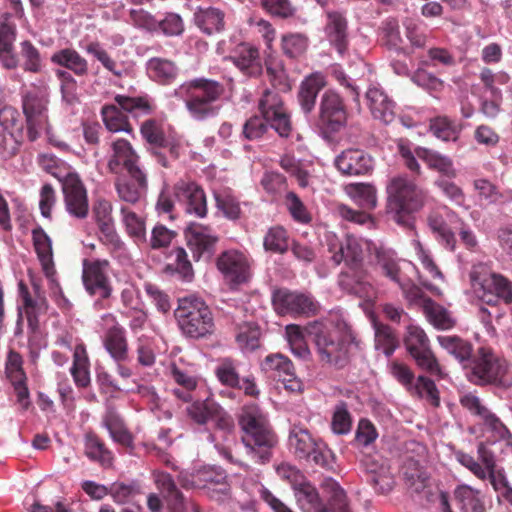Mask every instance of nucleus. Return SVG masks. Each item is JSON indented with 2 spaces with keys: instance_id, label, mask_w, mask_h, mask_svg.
Listing matches in <instances>:
<instances>
[{
  "instance_id": "nucleus-62",
  "label": "nucleus",
  "mask_w": 512,
  "mask_h": 512,
  "mask_svg": "<svg viewBox=\"0 0 512 512\" xmlns=\"http://www.w3.org/2000/svg\"><path fill=\"white\" fill-rule=\"evenodd\" d=\"M70 371L77 386L86 387L90 383L88 358L84 350L80 352L79 347L74 352L73 365Z\"/></svg>"
},
{
  "instance_id": "nucleus-17",
  "label": "nucleus",
  "mask_w": 512,
  "mask_h": 512,
  "mask_svg": "<svg viewBox=\"0 0 512 512\" xmlns=\"http://www.w3.org/2000/svg\"><path fill=\"white\" fill-rule=\"evenodd\" d=\"M241 439L252 459L262 465L271 461L278 445V437L271 427L243 435Z\"/></svg>"
},
{
  "instance_id": "nucleus-9",
  "label": "nucleus",
  "mask_w": 512,
  "mask_h": 512,
  "mask_svg": "<svg viewBox=\"0 0 512 512\" xmlns=\"http://www.w3.org/2000/svg\"><path fill=\"white\" fill-rule=\"evenodd\" d=\"M22 109L26 118L27 138L36 141L47 123L48 95L46 89L33 86L21 91Z\"/></svg>"
},
{
  "instance_id": "nucleus-50",
  "label": "nucleus",
  "mask_w": 512,
  "mask_h": 512,
  "mask_svg": "<svg viewBox=\"0 0 512 512\" xmlns=\"http://www.w3.org/2000/svg\"><path fill=\"white\" fill-rule=\"evenodd\" d=\"M375 348L382 350L386 357L392 356L399 346V340L394 330L387 324L374 322Z\"/></svg>"
},
{
  "instance_id": "nucleus-47",
  "label": "nucleus",
  "mask_w": 512,
  "mask_h": 512,
  "mask_svg": "<svg viewBox=\"0 0 512 512\" xmlns=\"http://www.w3.org/2000/svg\"><path fill=\"white\" fill-rule=\"evenodd\" d=\"M21 68L25 72L37 74L43 70L44 60L39 49L29 40L20 43Z\"/></svg>"
},
{
  "instance_id": "nucleus-20",
  "label": "nucleus",
  "mask_w": 512,
  "mask_h": 512,
  "mask_svg": "<svg viewBox=\"0 0 512 512\" xmlns=\"http://www.w3.org/2000/svg\"><path fill=\"white\" fill-rule=\"evenodd\" d=\"M365 244L370 256L373 257L375 267L380 271V274L397 284L399 287H403V273L399 265L400 259L397 257V253L392 249L377 246L371 241H366Z\"/></svg>"
},
{
  "instance_id": "nucleus-52",
  "label": "nucleus",
  "mask_w": 512,
  "mask_h": 512,
  "mask_svg": "<svg viewBox=\"0 0 512 512\" xmlns=\"http://www.w3.org/2000/svg\"><path fill=\"white\" fill-rule=\"evenodd\" d=\"M424 309L429 321L435 328L441 330L452 329L456 321L451 317L449 311L443 306L436 304L432 299L425 302Z\"/></svg>"
},
{
  "instance_id": "nucleus-34",
  "label": "nucleus",
  "mask_w": 512,
  "mask_h": 512,
  "mask_svg": "<svg viewBox=\"0 0 512 512\" xmlns=\"http://www.w3.org/2000/svg\"><path fill=\"white\" fill-rule=\"evenodd\" d=\"M367 271L364 267L347 268L338 275V285L348 294L364 297L367 294Z\"/></svg>"
},
{
  "instance_id": "nucleus-3",
  "label": "nucleus",
  "mask_w": 512,
  "mask_h": 512,
  "mask_svg": "<svg viewBox=\"0 0 512 512\" xmlns=\"http://www.w3.org/2000/svg\"><path fill=\"white\" fill-rule=\"evenodd\" d=\"M304 331L315 344L319 360L324 365L343 369L350 363V347L358 345L354 336L341 335L318 320L309 322Z\"/></svg>"
},
{
  "instance_id": "nucleus-42",
  "label": "nucleus",
  "mask_w": 512,
  "mask_h": 512,
  "mask_svg": "<svg viewBox=\"0 0 512 512\" xmlns=\"http://www.w3.org/2000/svg\"><path fill=\"white\" fill-rule=\"evenodd\" d=\"M37 162L45 172L58 179L61 185L68 178L78 175L70 165L53 154H40L37 157Z\"/></svg>"
},
{
  "instance_id": "nucleus-18",
  "label": "nucleus",
  "mask_w": 512,
  "mask_h": 512,
  "mask_svg": "<svg viewBox=\"0 0 512 512\" xmlns=\"http://www.w3.org/2000/svg\"><path fill=\"white\" fill-rule=\"evenodd\" d=\"M67 213L76 219H85L89 213L87 190L79 175L68 178L61 185Z\"/></svg>"
},
{
  "instance_id": "nucleus-56",
  "label": "nucleus",
  "mask_w": 512,
  "mask_h": 512,
  "mask_svg": "<svg viewBox=\"0 0 512 512\" xmlns=\"http://www.w3.org/2000/svg\"><path fill=\"white\" fill-rule=\"evenodd\" d=\"M410 394L418 398L426 397L433 407H439L440 405L439 390L435 382L427 376L420 375L417 377Z\"/></svg>"
},
{
  "instance_id": "nucleus-55",
  "label": "nucleus",
  "mask_w": 512,
  "mask_h": 512,
  "mask_svg": "<svg viewBox=\"0 0 512 512\" xmlns=\"http://www.w3.org/2000/svg\"><path fill=\"white\" fill-rule=\"evenodd\" d=\"M270 130L263 115L254 114L250 116L243 124L241 137L247 141H259L264 139Z\"/></svg>"
},
{
  "instance_id": "nucleus-1",
  "label": "nucleus",
  "mask_w": 512,
  "mask_h": 512,
  "mask_svg": "<svg viewBox=\"0 0 512 512\" xmlns=\"http://www.w3.org/2000/svg\"><path fill=\"white\" fill-rule=\"evenodd\" d=\"M225 93V86L210 78L197 77L185 81L174 90V96L185 103L189 114L198 121L218 115L217 102Z\"/></svg>"
},
{
  "instance_id": "nucleus-39",
  "label": "nucleus",
  "mask_w": 512,
  "mask_h": 512,
  "mask_svg": "<svg viewBox=\"0 0 512 512\" xmlns=\"http://www.w3.org/2000/svg\"><path fill=\"white\" fill-rule=\"evenodd\" d=\"M171 255L175 257L173 263H168L163 272L184 282H191L194 279V270L188 254L183 247H176L171 251Z\"/></svg>"
},
{
  "instance_id": "nucleus-5",
  "label": "nucleus",
  "mask_w": 512,
  "mask_h": 512,
  "mask_svg": "<svg viewBox=\"0 0 512 512\" xmlns=\"http://www.w3.org/2000/svg\"><path fill=\"white\" fill-rule=\"evenodd\" d=\"M468 381L476 386H494L508 389L512 378L508 375V365L491 347L481 346L475 351L471 366L465 371Z\"/></svg>"
},
{
  "instance_id": "nucleus-22",
  "label": "nucleus",
  "mask_w": 512,
  "mask_h": 512,
  "mask_svg": "<svg viewBox=\"0 0 512 512\" xmlns=\"http://www.w3.org/2000/svg\"><path fill=\"white\" fill-rule=\"evenodd\" d=\"M228 59L248 78L257 79L263 75L264 66L259 49L250 43L238 44Z\"/></svg>"
},
{
  "instance_id": "nucleus-59",
  "label": "nucleus",
  "mask_w": 512,
  "mask_h": 512,
  "mask_svg": "<svg viewBox=\"0 0 512 512\" xmlns=\"http://www.w3.org/2000/svg\"><path fill=\"white\" fill-rule=\"evenodd\" d=\"M366 482L379 494H388L395 485V480L390 471L384 467L379 470L367 471Z\"/></svg>"
},
{
  "instance_id": "nucleus-16",
  "label": "nucleus",
  "mask_w": 512,
  "mask_h": 512,
  "mask_svg": "<svg viewBox=\"0 0 512 512\" xmlns=\"http://www.w3.org/2000/svg\"><path fill=\"white\" fill-rule=\"evenodd\" d=\"M210 231L211 229L208 226L195 222L189 223L184 229L187 246L192 251L195 261L202 257L209 260L214 255L219 238L212 235Z\"/></svg>"
},
{
  "instance_id": "nucleus-61",
  "label": "nucleus",
  "mask_w": 512,
  "mask_h": 512,
  "mask_svg": "<svg viewBox=\"0 0 512 512\" xmlns=\"http://www.w3.org/2000/svg\"><path fill=\"white\" fill-rule=\"evenodd\" d=\"M140 132L142 137L153 146L165 148L169 145L161 125L155 119L145 120L141 125Z\"/></svg>"
},
{
  "instance_id": "nucleus-63",
  "label": "nucleus",
  "mask_w": 512,
  "mask_h": 512,
  "mask_svg": "<svg viewBox=\"0 0 512 512\" xmlns=\"http://www.w3.org/2000/svg\"><path fill=\"white\" fill-rule=\"evenodd\" d=\"M295 497L298 504L304 509L316 508L321 506V498L314 485L306 478L301 486H298L295 490Z\"/></svg>"
},
{
  "instance_id": "nucleus-14",
  "label": "nucleus",
  "mask_w": 512,
  "mask_h": 512,
  "mask_svg": "<svg viewBox=\"0 0 512 512\" xmlns=\"http://www.w3.org/2000/svg\"><path fill=\"white\" fill-rule=\"evenodd\" d=\"M216 265L231 289L248 283L252 277L250 261L239 250L223 251L218 256Z\"/></svg>"
},
{
  "instance_id": "nucleus-6",
  "label": "nucleus",
  "mask_w": 512,
  "mask_h": 512,
  "mask_svg": "<svg viewBox=\"0 0 512 512\" xmlns=\"http://www.w3.org/2000/svg\"><path fill=\"white\" fill-rule=\"evenodd\" d=\"M479 299L492 307L500 301L512 303V282L501 274L491 272L484 264L474 265L469 274Z\"/></svg>"
},
{
  "instance_id": "nucleus-4",
  "label": "nucleus",
  "mask_w": 512,
  "mask_h": 512,
  "mask_svg": "<svg viewBox=\"0 0 512 512\" xmlns=\"http://www.w3.org/2000/svg\"><path fill=\"white\" fill-rule=\"evenodd\" d=\"M174 316L181 332L187 338L207 339L214 334L215 323L212 311L198 296L189 295L179 298Z\"/></svg>"
},
{
  "instance_id": "nucleus-35",
  "label": "nucleus",
  "mask_w": 512,
  "mask_h": 512,
  "mask_svg": "<svg viewBox=\"0 0 512 512\" xmlns=\"http://www.w3.org/2000/svg\"><path fill=\"white\" fill-rule=\"evenodd\" d=\"M32 242L43 271L49 275L54 269L52 240L40 225L32 229Z\"/></svg>"
},
{
  "instance_id": "nucleus-2",
  "label": "nucleus",
  "mask_w": 512,
  "mask_h": 512,
  "mask_svg": "<svg viewBox=\"0 0 512 512\" xmlns=\"http://www.w3.org/2000/svg\"><path fill=\"white\" fill-rule=\"evenodd\" d=\"M386 194V213L397 224L405 227L412 225L414 213L422 209L427 198V192L406 175L390 178Z\"/></svg>"
},
{
  "instance_id": "nucleus-54",
  "label": "nucleus",
  "mask_w": 512,
  "mask_h": 512,
  "mask_svg": "<svg viewBox=\"0 0 512 512\" xmlns=\"http://www.w3.org/2000/svg\"><path fill=\"white\" fill-rule=\"evenodd\" d=\"M218 381L229 388H241V379L237 371L235 361L231 358H223L215 368Z\"/></svg>"
},
{
  "instance_id": "nucleus-21",
  "label": "nucleus",
  "mask_w": 512,
  "mask_h": 512,
  "mask_svg": "<svg viewBox=\"0 0 512 512\" xmlns=\"http://www.w3.org/2000/svg\"><path fill=\"white\" fill-rule=\"evenodd\" d=\"M335 167L343 175L362 176L374 169V160L366 151L349 148L342 151L334 161Z\"/></svg>"
},
{
  "instance_id": "nucleus-15",
  "label": "nucleus",
  "mask_w": 512,
  "mask_h": 512,
  "mask_svg": "<svg viewBox=\"0 0 512 512\" xmlns=\"http://www.w3.org/2000/svg\"><path fill=\"white\" fill-rule=\"evenodd\" d=\"M107 168L114 175V184L119 198L128 202V141L126 139L117 138L112 142Z\"/></svg>"
},
{
  "instance_id": "nucleus-33",
  "label": "nucleus",
  "mask_w": 512,
  "mask_h": 512,
  "mask_svg": "<svg viewBox=\"0 0 512 512\" xmlns=\"http://www.w3.org/2000/svg\"><path fill=\"white\" fill-rule=\"evenodd\" d=\"M146 73L153 82L159 85H170L177 79L179 67L170 59L153 57L146 62Z\"/></svg>"
},
{
  "instance_id": "nucleus-43",
  "label": "nucleus",
  "mask_w": 512,
  "mask_h": 512,
  "mask_svg": "<svg viewBox=\"0 0 512 512\" xmlns=\"http://www.w3.org/2000/svg\"><path fill=\"white\" fill-rule=\"evenodd\" d=\"M261 328L256 322H243L236 326V342L245 352L255 351L260 347Z\"/></svg>"
},
{
  "instance_id": "nucleus-57",
  "label": "nucleus",
  "mask_w": 512,
  "mask_h": 512,
  "mask_svg": "<svg viewBox=\"0 0 512 512\" xmlns=\"http://www.w3.org/2000/svg\"><path fill=\"white\" fill-rule=\"evenodd\" d=\"M105 346L116 361L125 360L127 357L125 331L118 328L110 329L106 337Z\"/></svg>"
},
{
  "instance_id": "nucleus-25",
  "label": "nucleus",
  "mask_w": 512,
  "mask_h": 512,
  "mask_svg": "<svg viewBox=\"0 0 512 512\" xmlns=\"http://www.w3.org/2000/svg\"><path fill=\"white\" fill-rule=\"evenodd\" d=\"M116 104L105 105L101 109L103 122L112 133H128V96L117 95Z\"/></svg>"
},
{
  "instance_id": "nucleus-45",
  "label": "nucleus",
  "mask_w": 512,
  "mask_h": 512,
  "mask_svg": "<svg viewBox=\"0 0 512 512\" xmlns=\"http://www.w3.org/2000/svg\"><path fill=\"white\" fill-rule=\"evenodd\" d=\"M289 441L291 447L294 448V454L298 458L306 460L310 459L311 452H313V449L319 443L312 437L307 429L300 427H294L291 430Z\"/></svg>"
},
{
  "instance_id": "nucleus-28",
  "label": "nucleus",
  "mask_w": 512,
  "mask_h": 512,
  "mask_svg": "<svg viewBox=\"0 0 512 512\" xmlns=\"http://www.w3.org/2000/svg\"><path fill=\"white\" fill-rule=\"evenodd\" d=\"M437 341L448 354L458 361L465 371L471 366V361L475 355L471 341L458 335H440L437 337Z\"/></svg>"
},
{
  "instance_id": "nucleus-41",
  "label": "nucleus",
  "mask_w": 512,
  "mask_h": 512,
  "mask_svg": "<svg viewBox=\"0 0 512 512\" xmlns=\"http://www.w3.org/2000/svg\"><path fill=\"white\" fill-rule=\"evenodd\" d=\"M85 455L94 462L103 467H109L112 464V452L105 446V443L93 432H88L84 438Z\"/></svg>"
},
{
  "instance_id": "nucleus-64",
  "label": "nucleus",
  "mask_w": 512,
  "mask_h": 512,
  "mask_svg": "<svg viewBox=\"0 0 512 512\" xmlns=\"http://www.w3.org/2000/svg\"><path fill=\"white\" fill-rule=\"evenodd\" d=\"M404 345L408 353L413 354L430 347V341L424 332L418 326H408L407 335L404 338Z\"/></svg>"
},
{
  "instance_id": "nucleus-48",
  "label": "nucleus",
  "mask_w": 512,
  "mask_h": 512,
  "mask_svg": "<svg viewBox=\"0 0 512 512\" xmlns=\"http://www.w3.org/2000/svg\"><path fill=\"white\" fill-rule=\"evenodd\" d=\"M383 45L389 49L394 50L398 54L410 55V51L406 47H402L403 42L399 31L398 21L394 18H389L382 23L381 26Z\"/></svg>"
},
{
  "instance_id": "nucleus-12",
  "label": "nucleus",
  "mask_w": 512,
  "mask_h": 512,
  "mask_svg": "<svg viewBox=\"0 0 512 512\" xmlns=\"http://www.w3.org/2000/svg\"><path fill=\"white\" fill-rule=\"evenodd\" d=\"M346 193L363 210H354L346 205L339 206V214L347 221L365 224L371 216L365 210H372L377 205V190L370 183H350L345 186Z\"/></svg>"
},
{
  "instance_id": "nucleus-8",
  "label": "nucleus",
  "mask_w": 512,
  "mask_h": 512,
  "mask_svg": "<svg viewBox=\"0 0 512 512\" xmlns=\"http://www.w3.org/2000/svg\"><path fill=\"white\" fill-rule=\"evenodd\" d=\"M258 111L263 115L269 130L273 129L281 138L291 136L293 131L291 113L278 92L265 89L258 100Z\"/></svg>"
},
{
  "instance_id": "nucleus-32",
  "label": "nucleus",
  "mask_w": 512,
  "mask_h": 512,
  "mask_svg": "<svg viewBox=\"0 0 512 512\" xmlns=\"http://www.w3.org/2000/svg\"><path fill=\"white\" fill-rule=\"evenodd\" d=\"M366 100L375 119L385 124H390L395 119V103L387 94L376 87L369 88L366 92Z\"/></svg>"
},
{
  "instance_id": "nucleus-46",
  "label": "nucleus",
  "mask_w": 512,
  "mask_h": 512,
  "mask_svg": "<svg viewBox=\"0 0 512 512\" xmlns=\"http://www.w3.org/2000/svg\"><path fill=\"white\" fill-rule=\"evenodd\" d=\"M322 488L328 495L327 505L331 512H351L344 489L332 478L323 481Z\"/></svg>"
},
{
  "instance_id": "nucleus-19",
  "label": "nucleus",
  "mask_w": 512,
  "mask_h": 512,
  "mask_svg": "<svg viewBox=\"0 0 512 512\" xmlns=\"http://www.w3.org/2000/svg\"><path fill=\"white\" fill-rule=\"evenodd\" d=\"M325 17L324 33L327 41L340 55H345L350 45L348 20L345 13L338 10H326Z\"/></svg>"
},
{
  "instance_id": "nucleus-27",
  "label": "nucleus",
  "mask_w": 512,
  "mask_h": 512,
  "mask_svg": "<svg viewBox=\"0 0 512 512\" xmlns=\"http://www.w3.org/2000/svg\"><path fill=\"white\" fill-rule=\"evenodd\" d=\"M326 84L325 76L320 72H314L306 76L301 82L297 92V100L305 115L314 111L317 96Z\"/></svg>"
},
{
  "instance_id": "nucleus-38",
  "label": "nucleus",
  "mask_w": 512,
  "mask_h": 512,
  "mask_svg": "<svg viewBox=\"0 0 512 512\" xmlns=\"http://www.w3.org/2000/svg\"><path fill=\"white\" fill-rule=\"evenodd\" d=\"M50 60L53 64L64 67L78 77H83L88 74L87 60L75 49L64 48L56 51L52 54Z\"/></svg>"
},
{
  "instance_id": "nucleus-7",
  "label": "nucleus",
  "mask_w": 512,
  "mask_h": 512,
  "mask_svg": "<svg viewBox=\"0 0 512 512\" xmlns=\"http://www.w3.org/2000/svg\"><path fill=\"white\" fill-rule=\"evenodd\" d=\"M348 122V108L344 98L335 90L327 89L320 96L313 125L324 139H331Z\"/></svg>"
},
{
  "instance_id": "nucleus-29",
  "label": "nucleus",
  "mask_w": 512,
  "mask_h": 512,
  "mask_svg": "<svg viewBox=\"0 0 512 512\" xmlns=\"http://www.w3.org/2000/svg\"><path fill=\"white\" fill-rule=\"evenodd\" d=\"M416 155L430 170L439 174L438 178L454 179L457 177L454 162L449 156L421 146L416 147Z\"/></svg>"
},
{
  "instance_id": "nucleus-44",
  "label": "nucleus",
  "mask_w": 512,
  "mask_h": 512,
  "mask_svg": "<svg viewBox=\"0 0 512 512\" xmlns=\"http://www.w3.org/2000/svg\"><path fill=\"white\" fill-rule=\"evenodd\" d=\"M308 46L309 38L304 33H285L281 36V50L288 59H300L305 55Z\"/></svg>"
},
{
  "instance_id": "nucleus-11",
  "label": "nucleus",
  "mask_w": 512,
  "mask_h": 512,
  "mask_svg": "<svg viewBox=\"0 0 512 512\" xmlns=\"http://www.w3.org/2000/svg\"><path fill=\"white\" fill-rule=\"evenodd\" d=\"M186 410L190 419L198 425L213 422L214 428L224 434H230L234 431L233 417L211 397L194 401Z\"/></svg>"
},
{
  "instance_id": "nucleus-58",
  "label": "nucleus",
  "mask_w": 512,
  "mask_h": 512,
  "mask_svg": "<svg viewBox=\"0 0 512 512\" xmlns=\"http://www.w3.org/2000/svg\"><path fill=\"white\" fill-rule=\"evenodd\" d=\"M417 366L429 373L432 376H436L438 379H443L445 373L443 372L441 365L432 351L431 347L419 351L411 356Z\"/></svg>"
},
{
  "instance_id": "nucleus-13",
  "label": "nucleus",
  "mask_w": 512,
  "mask_h": 512,
  "mask_svg": "<svg viewBox=\"0 0 512 512\" xmlns=\"http://www.w3.org/2000/svg\"><path fill=\"white\" fill-rule=\"evenodd\" d=\"M274 310L279 315L313 316L318 311V303L311 295L290 291L287 288L274 289L271 296Z\"/></svg>"
},
{
  "instance_id": "nucleus-26",
  "label": "nucleus",
  "mask_w": 512,
  "mask_h": 512,
  "mask_svg": "<svg viewBox=\"0 0 512 512\" xmlns=\"http://www.w3.org/2000/svg\"><path fill=\"white\" fill-rule=\"evenodd\" d=\"M19 296L23 302V310L27 319L28 329L35 333L40 327V316L47 312V299L41 294H37L36 297L33 298L28 287L23 282L19 283Z\"/></svg>"
},
{
  "instance_id": "nucleus-60",
  "label": "nucleus",
  "mask_w": 512,
  "mask_h": 512,
  "mask_svg": "<svg viewBox=\"0 0 512 512\" xmlns=\"http://www.w3.org/2000/svg\"><path fill=\"white\" fill-rule=\"evenodd\" d=\"M262 367L267 372H277L280 378L292 376L295 370L293 362L281 353L267 355L262 362Z\"/></svg>"
},
{
  "instance_id": "nucleus-24",
  "label": "nucleus",
  "mask_w": 512,
  "mask_h": 512,
  "mask_svg": "<svg viewBox=\"0 0 512 512\" xmlns=\"http://www.w3.org/2000/svg\"><path fill=\"white\" fill-rule=\"evenodd\" d=\"M108 264L107 261L83 262V284L90 295L100 299H106L111 294V287L108 278L104 273L103 267Z\"/></svg>"
},
{
  "instance_id": "nucleus-23",
  "label": "nucleus",
  "mask_w": 512,
  "mask_h": 512,
  "mask_svg": "<svg viewBox=\"0 0 512 512\" xmlns=\"http://www.w3.org/2000/svg\"><path fill=\"white\" fill-rule=\"evenodd\" d=\"M174 196L178 202L185 205L188 213L203 218L207 214L206 195L204 190L195 182L180 181L174 185Z\"/></svg>"
},
{
  "instance_id": "nucleus-40",
  "label": "nucleus",
  "mask_w": 512,
  "mask_h": 512,
  "mask_svg": "<svg viewBox=\"0 0 512 512\" xmlns=\"http://www.w3.org/2000/svg\"><path fill=\"white\" fill-rule=\"evenodd\" d=\"M238 423L240 428L244 432L243 435L258 432L262 429L270 427L267 424L266 418L262 410L255 403L247 404L242 408V411L239 415Z\"/></svg>"
},
{
  "instance_id": "nucleus-37",
  "label": "nucleus",
  "mask_w": 512,
  "mask_h": 512,
  "mask_svg": "<svg viewBox=\"0 0 512 512\" xmlns=\"http://www.w3.org/2000/svg\"><path fill=\"white\" fill-rule=\"evenodd\" d=\"M263 66L266 69V74L270 84L281 92H289L292 89L289 76L285 69L282 59L273 53H269L265 59Z\"/></svg>"
},
{
  "instance_id": "nucleus-36",
  "label": "nucleus",
  "mask_w": 512,
  "mask_h": 512,
  "mask_svg": "<svg viewBox=\"0 0 512 512\" xmlns=\"http://www.w3.org/2000/svg\"><path fill=\"white\" fill-rule=\"evenodd\" d=\"M224 17V12L218 8H199L194 13V23L204 34L213 35L224 30Z\"/></svg>"
},
{
  "instance_id": "nucleus-49",
  "label": "nucleus",
  "mask_w": 512,
  "mask_h": 512,
  "mask_svg": "<svg viewBox=\"0 0 512 512\" xmlns=\"http://www.w3.org/2000/svg\"><path fill=\"white\" fill-rule=\"evenodd\" d=\"M138 156L130 146V203H134L147 190L146 174L137 164Z\"/></svg>"
},
{
  "instance_id": "nucleus-53",
  "label": "nucleus",
  "mask_w": 512,
  "mask_h": 512,
  "mask_svg": "<svg viewBox=\"0 0 512 512\" xmlns=\"http://www.w3.org/2000/svg\"><path fill=\"white\" fill-rule=\"evenodd\" d=\"M197 479L206 485H217V492L222 495H228L230 485L227 482V473L224 469L217 466L204 467L198 471Z\"/></svg>"
},
{
  "instance_id": "nucleus-31",
  "label": "nucleus",
  "mask_w": 512,
  "mask_h": 512,
  "mask_svg": "<svg viewBox=\"0 0 512 512\" xmlns=\"http://www.w3.org/2000/svg\"><path fill=\"white\" fill-rule=\"evenodd\" d=\"M95 220L100 230V240L109 246L114 258H117L120 263H125L127 260L125 244L116 234L111 217L105 216L101 218L100 209H97L95 211Z\"/></svg>"
},
{
  "instance_id": "nucleus-10",
  "label": "nucleus",
  "mask_w": 512,
  "mask_h": 512,
  "mask_svg": "<svg viewBox=\"0 0 512 512\" xmlns=\"http://www.w3.org/2000/svg\"><path fill=\"white\" fill-rule=\"evenodd\" d=\"M24 140V122L19 111L12 106L0 109V158L14 157Z\"/></svg>"
},
{
  "instance_id": "nucleus-51",
  "label": "nucleus",
  "mask_w": 512,
  "mask_h": 512,
  "mask_svg": "<svg viewBox=\"0 0 512 512\" xmlns=\"http://www.w3.org/2000/svg\"><path fill=\"white\" fill-rule=\"evenodd\" d=\"M263 247L268 252L285 254L290 247L287 230L282 226L269 228L263 239Z\"/></svg>"
},
{
  "instance_id": "nucleus-30",
  "label": "nucleus",
  "mask_w": 512,
  "mask_h": 512,
  "mask_svg": "<svg viewBox=\"0 0 512 512\" xmlns=\"http://www.w3.org/2000/svg\"><path fill=\"white\" fill-rule=\"evenodd\" d=\"M335 265L345 262L347 268L364 267L363 246L361 240L347 235L345 240L339 244L338 250L331 257Z\"/></svg>"
}]
</instances>
